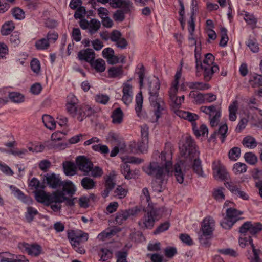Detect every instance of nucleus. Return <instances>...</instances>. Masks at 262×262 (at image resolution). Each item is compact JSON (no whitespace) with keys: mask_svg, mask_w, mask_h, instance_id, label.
Returning a JSON list of instances; mask_svg holds the SVG:
<instances>
[{"mask_svg":"<svg viewBox=\"0 0 262 262\" xmlns=\"http://www.w3.org/2000/svg\"><path fill=\"white\" fill-rule=\"evenodd\" d=\"M165 256L168 258H172L177 253V249L174 247L168 246L164 250Z\"/></svg>","mask_w":262,"mask_h":262,"instance_id":"680f3d73","label":"nucleus"},{"mask_svg":"<svg viewBox=\"0 0 262 262\" xmlns=\"http://www.w3.org/2000/svg\"><path fill=\"white\" fill-rule=\"evenodd\" d=\"M235 223L233 220L228 219L226 215L223 220L221 222L220 225L224 229L229 230L231 229Z\"/></svg>","mask_w":262,"mask_h":262,"instance_id":"3c124183","label":"nucleus"},{"mask_svg":"<svg viewBox=\"0 0 262 262\" xmlns=\"http://www.w3.org/2000/svg\"><path fill=\"white\" fill-rule=\"evenodd\" d=\"M51 162L47 159L42 160L40 161L38 163L39 168L44 172H47L48 171V169L51 167Z\"/></svg>","mask_w":262,"mask_h":262,"instance_id":"774afa93","label":"nucleus"},{"mask_svg":"<svg viewBox=\"0 0 262 262\" xmlns=\"http://www.w3.org/2000/svg\"><path fill=\"white\" fill-rule=\"evenodd\" d=\"M241 149L239 147H234L229 152V158L231 160L236 161L240 156Z\"/></svg>","mask_w":262,"mask_h":262,"instance_id":"864d4df0","label":"nucleus"},{"mask_svg":"<svg viewBox=\"0 0 262 262\" xmlns=\"http://www.w3.org/2000/svg\"><path fill=\"white\" fill-rule=\"evenodd\" d=\"M192 130L194 135L198 137L201 135L204 136L206 133L207 134L208 133V128L206 125L202 124L199 129L196 122L193 123Z\"/></svg>","mask_w":262,"mask_h":262,"instance_id":"72a5a7b5","label":"nucleus"},{"mask_svg":"<svg viewBox=\"0 0 262 262\" xmlns=\"http://www.w3.org/2000/svg\"><path fill=\"white\" fill-rule=\"evenodd\" d=\"M221 39L220 42V46L222 47H225L227 46V42L229 40L227 35V30L225 28H222L221 29Z\"/></svg>","mask_w":262,"mask_h":262,"instance_id":"5fc2aeb1","label":"nucleus"},{"mask_svg":"<svg viewBox=\"0 0 262 262\" xmlns=\"http://www.w3.org/2000/svg\"><path fill=\"white\" fill-rule=\"evenodd\" d=\"M249 82L253 88L262 86V75L256 73L251 75Z\"/></svg>","mask_w":262,"mask_h":262,"instance_id":"c756f323","label":"nucleus"},{"mask_svg":"<svg viewBox=\"0 0 262 262\" xmlns=\"http://www.w3.org/2000/svg\"><path fill=\"white\" fill-rule=\"evenodd\" d=\"M38 214V211L35 208L29 206L27 208V211L25 212V216L26 221L28 223L33 221L34 217Z\"/></svg>","mask_w":262,"mask_h":262,"instance_id":"f704fd0d","label":"nucleus"},{"mask_svg":"<svg viewBox=\"0 0 262 262\" xmlns=\"http://www.w3.org/2000/svg\"><path fill=\"white\" fill-rule=\"evenodd\" d=\"M228 126L226 124H224L220 126L219 129L216 130L217 135H220V139L222 143H224L227 137V133L228 132Z\"/></svg>","mask_w":262,"mask_h":262,"instance_id":"de8ad7c7","label":"nucleus"},{"mask_svg":"<svg viewBox=\"0 0 262 262\" xmlns=\"http://www.w3.org/2000/svg\"><path fill=\"white\" fill-rule=\"evenodd\" d=\"M188 31L189 33V40L191 42V45H196V40L193 37L194 32L195 30V18H190L188 22Z\"/></svg>","mask_w":262,"mask_h":262,"instance_id":"393cba45","label":"nucleus"},{"mask_svg":"<svg viewBox=\"0 0 262 262\" xmlns=\"http://www.w3.org/2000/svg\"><path fill=\"white\" fill-rule=\"evenodd\" d=\"M161 162H164V166L166 169V171L170 172V169L172 166V154L170 151H162L160 155L159 156Z\"/></svg>","mask_w":262,"mask_h":262,"instance_id":"f3484780","label":"nucleus"},{"mask_svg":"<svg viewBox=\"0 0 262 262\" xmlns=\"http://www.w3.org/2000/svg\"><path fill=\"white\" fill-rule=\"evenodd\" d=\"M95 99L97 102L105 105L107 103L110 97L105 94H98L96 95Z\"/></svg>","mask_w":262,"mask_h":262,"instance_id":"338daca9","label":"nucleus"},{"mask_svg":"<svg viewBox=\"0 0 262 262\" xmlns=\"http://www.w3.org/2000/svg\"><path fill=\"white\" fill-rule=\"evenodd\" d=\"M179 116L181 118H184L185 120H187L188 121L191 122L192 125L193 123L195 122V121L199 119V116L198 115L189 112L183 111H179Z\"/></svg>","mask_w":262,"mask_h":262,"instance_id":"cd10ccee","label":"nucleus"},{"mask_svg":"<svg viewBox=\"0 0 262 262\" xmlns=\"http://www.w3.org/2000/svg\"><path fill=\"white\" fill-rule=\"evenodd\" d=\"M242 143L244 146L250 148H254L257 146V142L255 138L251 136L245 137L243 140Z\"/></svg>","mask_w":262,"mask_h":262,"instance_id":"79ce46f5","label":"nucleus"},{"mask_svg":"<svg viewBox=\"0 0 262 262\" xmlns=\"http://www.w3.org/2000/svg\"><path fill=\"white\" fill-rule=\"evenodd\" d=\"M50 46V42L47 38H41L36 41L35 47L37 50H43L47 49Z\"/></svg>","mask_w":262,"mask_h":262,"instance_id":"a18cd8bd","label":"nucleus"},{"mask_svg":"<svg viewBox=\"0 0 262 262\" xmlns=\"http://www.w3.org/2000/svg\"><path fill=\"white\" fill-rule=\"evenodd\" d=\"M160 88L159 79L152 80L149 84V101L150 106L153 108L155 118L153 122L158 121L161 116L165 113L166 104L164 99L159 96V92Z\"/></svg>","mask_w":262,"mask_h":262,"instance_id":"f257e3e1","label":"nucleus"},{"mask_svg":"<svg viewBox=\"0 0 262 262\" xmlns=\"http://www.w3.org/2000/svg\"><path fill=\"white\" fill-rule=\"evenodd\" d=\"M122 67H112L108 70V75L111 78H116L122 74Z\"/></svg>","mask_w":262,"mask_h":262,"instance_id":"37998d69","label":"nucleus"},{"mask_svg":"<svg viewBox=\"0 0 262 262\" xmlns=\"http://www.w3.org/2000/svg\"><path fill=\"white\" fill-rule=\"evenodd\" d=\"M143 98L141 92L137 94L136 96L135 110L138 117L144 118V115L142 112L143 106Z\"/></svg>","mask_w":262,"mask_h":262,"instance_id":"4be33fe9","label":"nucleus"},{"mask_svg":"<svg viewBox=\"0 0 262 262\" xmlns=\"http://www.w3.org/2000/svg\"><path fill=\"white\" fill-rule=\"evenodd\" d=\"M190 159L191 160H193L192 168L194 172L199 177H205V174L202 169L201 161L199 159V156H197V157H191Z\"/></svg>","mask_w":262,"mask_h":262,"instance_id":"a211bd4d","label":"nucleus"},{"mask_svg":"<svg viewBox=\"0 0 262 262\" xmlns=\"http://www.w3.org/2000/svg\"><path fill=\"white\" fill-rule=\"evenodd\" d=\"M42 182L47 186L52 189H57L61 187L63 185L62 181L59 174L54 173H48L42 177Z\"/></svg>","mask_w":262,"mask_h":262,"instance_id":"6e6552de","label":"nucleus"},{"mask_svg":"<svg viewBox=\"0 0 262 262\" xmlns=\"http://www.w3.org/2000/svg\"><path fill=\"white\" fill-rule=\"evenodd\" d=\"M188 87L191 89L205 90L210 88L209 84L202 82H190L188 83Z\"/></svg>","mask_w":262,"mask_h":262,"instance_id":"e433bc0d","label":"nucleus"},{"mask_svg":"<svg viewBox=\"0 0 262 262\" xmlns=\"http://www.w3.org/2000/svg\"><path fill=\"white\" fill-rule=\"evenodd\" d=\"M115 185L114 176L111 174L108 176L105 179V187L107 189L112 190L115 187Z\"/></svg>","mask_w":262,"mask_h":262,"instance_id":"13d9d810","label":"nucleus"},{"mask_svg":"<svg viewBox=\"0 0 262 262\" xmlns=\"http://www.w3.org/2000/svg\"><path fill=\"white\" fill-rule=\"evenodd\" d=\"M243 212L236 208L230 207L226 210V215L228 219H231L235 221L236 223L242 219L240 216L242 215Z\"/></svg>","mask_w":262,"mask_h":262,"instance_id":"6ab92c4d","label":"nucleus"},{"mask_svg":"<svg viewBox=\"0 0 262 262\" xmlns=\"http://www.w3.org/2000/svg\"><path fill=\"white\" fill-rule=\"evenodd\" d=\"M19 35L20 34L17 31L13 32L11 34L10 38V41L13 46H17L20 43Z\"/></svg>","mask_w":262,"mask_h":262,"instance_id":"69168bd1","label":"nucleus"},{"mask_svg":"<svg viewBox=\"0 0 262 262\" xmlns=\"http://www.w3.org/2000/svg\"><path fill=\"white\" fill-rule=\"evenodd\" d=\"M64 172L67 176H74L76 174V167L72 162L66 161L63 163Z\"/></svg>","mask_w":262,"mask_h":262,"instance_id":"bb28decb","label":"nucleus"},{"mask_svg":"<svg viewBox=\"0 0 262 262\" xmlns=\"http://www.w3.org/2000/svg\"><path fill=\"white\" fill-rule=\"evenodd\" d=\"M121 171L122 174L124 176L126 179H131L134 178L133 174L132 173L129 164L125 163L121 167Z\"/></svg>","mask_w":262,"mask_h":262,"instance_id":"c03bdc74","label":"nucleus"},{"mask_svg":"<svg viewBox=\"0 0 262 262\" xmlns=\"http://www.w3.org/2000/svg\"><path fill=\"white\" fill-rule=\"evenodd\" d=\"M81 185L84 190H91L96 187V182L88 177H85L81 180Z\"/></svg>","mask_w":262,"mask_h":262,"instance_id":"b1692460","label":"nucleus"},{"mask_svg":"<svg viewBox=\"0 0 262 262\" xmlns=\"http://www.w3.org/2000/svg\"><path fill=\"white\" fill-rule=\"evenodd\" d=\"M10 189L15 197L23 202L24 203L30 205L32 203L33 200L28 195H26L19 189L14 186H10Z\"/></svg>","mask_w":262,"mask_h":262,"instance_id":"2eb2a0df","label":"nucleus"},{"mask_svg":"<svg viewBox=\"0 0 262 262\" xmlns=\"http://www.w3.org/2000/svg\"><path fill=\"white\" fill-rule=\"evenodd\" d=\"M66 199L65 193L57 190L50 194V204L53 203L60 204L64 202Z\"/></svg>","mask_w":262,"mask_h":262,"instance_id":"412c9836","label":"nucleus"},{"mask_svg":"<svg viewBox=\"0 0 262 262\" xmlns=\"http://www.w3.org/2000/svg\"><path fill=\"white\" fill-rule=\"evenodd\" d=\"M43 190H37L35 192V199L37 202L45 203L46 205L49 206L50 205V194L46 193Z\"/></svg>","mask_w":262,"mask_h":262,"instance_id":"aec40b11","label":"nucleus"},{"mask_svg":"<svg viewBox=\"0 0 262 262\" xmlns=\"http://www.w3.org/2000/svg\"><path fill=\"white\" fill-rule=\"evenodd\" d=\"M174 174L176 177V180L178 182L182 184L184 182V174L182 171L180 164L178 163L174 165Z\"/></svg>","mask_w":262,"mask_h":262,"instance_id":"c9c22d12","label":"nucleus"},{"mask_svg":"<svg viewBox=\"0 0 262 262\" xmlns=\"http://www.w3.org/2000/svg\"><path fill=\"white\" fill-rule=\"evenodd\" d=\"M181 155L185 157H197L199 156V151L196 149L194 140L191 136L186 138L185 143L180 147Z\"/></svg>","mask_w":262,"mask_h":262,"instance_id":"423d86ee","label":"nucleus"},{"mask_svg":"<svg viewBox=\"0 0 262 262\" xmlns=\"http://www.w3.org/2000/svg\"><path fill=\"white\" fill-rule=\"evenodd\" d=\"M90 65L98 72H102L105 70V62L102 59L99 58L96 60H93Z\"/></svg>","mask_w":262,"mask_h":262,"instance_id":"2f4dec72","label":"nucleus"},{"mask_svg":"<svg viewBox=\"0 0 262 262\" xmlns=\"http://www.w3.org/2000/svg\"><path fill=\"white\" fill-rule=\"evenodd\" d=\"M238 243L240 247L243 248L248 245H250L251 247H252L254 246L253 240L251 236L241 234L239 237Z\"/></svg>","mask_w":262,"mask_h":262,"instance_id":"473e14b6","label":"nucleus"},{"mask_svg":"<svg viewBox=\"0 0 262 262\" xmlns=\"http://www.w3.org/2000/svg\"><path fill=\"white\" fill-rule=\"evenodd\" d=\"M10 99L16 103H20L24 101V96L19 93L11 92L9 94Z\"/></svg>","mask_w":262,"mask_h":262,"instance_id":"4d7b16f0","label":"nucleus"},{"mask_svg":"<svg viewBox=\"0 0 262 262\" xmlns=\"http://www.w3.org/2000/svg\"><path fill=\"white\" fill-rule=\"evenodd\" d=\"M68 113L78 121L81 122L85 118L90 117L96 113L95 110L88 105H81L79 106L77 104L66 105Z\"/></svg>","mask_w":262,"mask_h":262,"instance_id":"7ed1b4c3","label":"nucleus"},{"mask_svg":"<svg viewBox=\"0 0 262 262\" xmlns=\"http://www.w3.org/2000/svg\"><path fill=\"white\" fill-rule=\"evenodd\" d=\"M101 27V24L99 21L96 19L91 20L89 26V32L93 35L98 31Z\"/></svg>","mask_w":262,"mask_h":262,"instance_id":"4c0bfd02","label":"nucleus"},{"mask_svg":"<svg viewBox=\"0 0 262 262\" xmlns=\"http://www.w3.org/2000/svg\"><path fill=\"white\" fill-rule=\"evenodd\" d=\"M123 114L120 107L114 110L111 115L112 122L114 124H120L122 122Z\"/></svg>","mask_w":262,"mask_h":262,"instance_id":"7c9ffc66","label":"nucleus"},{"mask_svg":"<svg viewBox=\"0 0 262 262\" xmlns=\"http://www.w3.org/2000/svg\"><path fill=\"white\" fill-rule=\"evenodd\" d=\"M144 171L149 176L154 177L156 179L163 180L164 176L166 173L169 172L166 171L165 167L160 166L157 162H151L147 166L144 167Z\"/></svg>","mask_w":262,"mask_h":262,"instance_id":"0eeeda50","label":"nucleus"},{"mask_svg":"<svg viewBox=\"0 0 262 262\" xmlns=\"http://www.w3.org/2000/svg\"><path fill=\"white\" fill-rule=\"evenodd\" d=\"M78 57L80 60L91 63L95 58V52L90 48L80 50L78 53Z\"/></svg>","mask_w":262,"mask_h":262,"instance_id":"4468645a","label":"nucleus"},{"mask_svg":"<svg viewBox=\"0 0 262 262\" xmlns=\"http://www.w3.org/2000/svg\"><path fill=\"white\" fill-rule=\"evenodd\" d=\"M77 239L75 240L76 242L73 243L72 246L77 252L82 254L85 253V250L84 248L83 244L88 241L89 235L87 233H83L77 235Z\"/></svg>","mask_w":262,"mask_h":262,"instance_id":"ddd939ff","label":"nucleus"},{"mask_svg":"<svg viewBox=\"0 0 262 262\" xmlns=\"http://www.w3.org/2000/svg\"><path fill=\"white\" fill-rule=\"evenodd\" d=\"M42 120L44 125L51 130L56 128V122L54 118L50 115L45 114L42 116Z\"/></svg>","mask_w":262,"mask_h":262,"instance_id":"a878e982","label":"nucleus"},{"mask_svg":"<svg viewBox=\"0 0 262 262\" xmlns=\"http://www.w3.org/2000/svg\"><path fill=\"white\" fill-rule=\"evenodd\" d=\"M63 136V134L61 132H55V133H53L51 136L52 141L50 144L51 146H52L53 147H55V146L57 147L61 146L62 145V144L56 145L55 143V142L56 141L61 140Z\"/></svg>","mask_w":262,"mask_h":262,"instance_id":"49530a36","label":"nucleus"},{"mask_svg":"<svg viewBox=\"0 0 262 262\" xmlns=\"http://www.w3.org/2000/svg\"><path fill=\"white\" fill-rule=\"evenodd\" d=\"M238 105L236 101H234L229 106V119L231 121H234L236 119V112L237 111Z\"/></svg>","mask_w":262,"mask_h":262,"instance_id":"ea45409f","label":"nucleus"},{"mask_svg":"<svg viewBox=\"0 0 262 262\" xmlns=\"http://www.w3.org/2000/svg\"><path fill=\"white\" fill-rule=\"evenodd\" d=\"M14 28V24L12 21L6 22L2 26L1 33L3 35H8L13 31Z\"/></svg>","mask_w":262,"mask_h":262,"instance_id":"58836bf2","label":"nucleus"},{"mask_svg":"<svg viewBox=\"0 0 262 262\" xmlns=\"http://www.w3.org/2000/svg\"><path fill=\"white\" fill-rule=\"evenodd\" d=\"M203 71V78L205 81H209L212 78L213 74L219 71V68L216 64H213V66L200 65L199 76L201 75L200 71Z\"/></svg>","mask_w":262,"mask_h":262,"instance_id":"f8f14e48","label":"nucleus"},{"mask_svg":"<svg viewBox=\"0 0 262 262\" xmlns=\"http://www.w3.org/2000/svg\"><path fill=\"white\" fill-rule=\"evenodd\" d=\"M159 208L149 206L147 213L145 214L143 221H139L138 224L141 228L151 229L153 228L155 223L161 217Z\"/></svg>","mask_w":262,"mask_h":262,"instance_id":"20e7f679","label":"nucleus"},{"mask_svg":"<svg viewBox=\"0 0 262 262\" xmlns=\"http://www.w3.org/2000/svg\"><path fill=\"white\" fill-rule=\"evenodd\" d=\"M18 247L23 252L32 256H38L42 251L41 247L38 244H29L26 243H20Z\"/></svg>","mask_w":262,"mask_h":262,"instance_id":"1a4fd4ad","label":"nucleus"},{"mask_svg":"<svg viewBox=\"0 0 262 262\" xmlns=\"http://www.w3.org/2000/svg\"><path fill=\"white\" fill-rule=\"evenodd\" d=\"M128 253L125 251L120 250L115 252V256L116 262H127V257Z\"/></svg>","mask_w":262,"mask_h":262,"instance_id":"8fccbe9b","label":"nucleus"},{"mask_svg":"<svg viewBox=\"0 0 262 262\" xmlns=\"http://www.w3.org/2000/svg\"><path fill=\"white\" fill-rule=\"evenodd\" d=\"M244 157L246 162L250 165H255L257 162V157L252 152L245 153Z\"/></svg>","mask_w":262,"mask_h":262,"instance_id":"09e8293b","label":"nucleus"},{"mask_svg":"<svg viewBox=\"0 0 262 262\" xmlns=\"http://www.w3.org/2000/svg\"><path fill=\"white\" fill-rule=\"evenodd\" d=\"M170 227V223L169 222H165L158 226L154 231V234H159L167 230Z\"/></svg>","mask_w":262,"mask_h":262,"instance_id":"bf43d9fd","label":"nucleus"},{"mask_svg":"<svg viewBox=\"0 0 262 262\" xmlns=\"http://www.w3.org/2000/svg\"><path fill=\"white\" fill-rule=\"evenodd\" d=\"M139 211L140 210L137 207L128 210L119 211L116 213L115 221L116 223L121 225L129 216L136 215Z\"/></svg>","mask_w":262,"mask_h":262,"instance_id":"9b49d317","label":"nucleus"},{"mask_svg":"<svg viewBox=\"0 0 262 262\" xmlns=\"http://www.w3.org/2000/svg\"><path fill=\"white\" fill-rule=\"evenodd\" d=\"M190 95L194 98L196 104H202L205 102V94L198 93L195 94L194 92H191Z\"/></svg>","mask_w":262,"mask_h":262,"instance_id":"e2e57ef3","label":"nucleus"},{"mask_svg":"<svg viewBox=\"0 0 262 262\" xmlns=\"http://www.w3.org/2000/svg\"><path fill=\"white\" fill-rule=\"evenodd\" d=\"M99 255L101 257V260L106 261L112 258L113 251L106 248H103L100 249Z\"/></svg>","mask_w":262,"mask_h":262,"instance_id":"a19ab883","label":"nucleus"},{"mask_svg":"<svg viewBox=\"0 0 262 262\" xmlns=\"http://www.w3.org/2000/svg\"><path fill=\"white\" fill-rule=\"evenodd\" d=\"M92 148L94 151L99 152L102 154H108L110 151L107 146L100 144L94 145Z\"/></svg>","mask_w":262,"mask_h":262,"instance_id":"052dcab7","label":"nucleus"},{"mask_svg":"<svg viewBox=\"0 0 262 262\" xmlns=\"http://www.w3.org/2000/svg\"><path fill=\"white\" fill-rule=\"evenodd\" d=\"M215 221L211 217H205L201 224V232L199 233V241L201 245L205 247L210 246V240L213 236Z\"/></svg>","mask_w":262,"mask_h":262,"instance_id":"f03ea898","label":"nucleus"},{"mask_svg":"<svg viewBox=\"0 0 262 262\" xmlns=\"http://www.w3.org/2000/svg\"><path fill=\"white\" fill-rule=\"evenodd\" d=\"M214 177L216 179L225 180L228 179L229 174L224 166L221 165H215L213 167Z\"/></svg>","mask_w":262,"mask_h":262,"instance_id":"dca6fc26","label":"nucleus"},{"mask_svg":"<svg viewBox=\"0 0 262 262\" xmlns=\"http://www.w3.org/2000/svg\"><path fill=\"white\" fill-rule=\"evenodd\" d=\"M76 164L79 170L84 172V175L86 176L92 170L93 166V163L84 156H79L76 158Z\"/></svg>","mask_w":262,"mask_h":262,"instance_id":"9d476101","label":"nucleus"},{"mask_svg":"<svg viewBox=\"0 0 262 262\" xmlns=\"http://www.w3.org/2000/svg\"><path fill=\"white\" fill-rule=\"evenodd\" d=\"M19 255H16L9 252L0 253V262H18Z\"/></svg>","mask_w":262,"mask_h":262,"instance_id":"5701e85b","label":"nucleus"},{"mask_svg":"<svg viewBox=\"0 0 262 262\" xmlns=\"http://www.w3.org/2000/svg\"><path fill=\"white\" fill-rule=\"evenodd\" d=\"M214 60V57L211 53H207L205 56L203 62L201 60V63H199L200 65H206L210 66H213V63Z\"/></svg>","mask_w":262,"mask_h":262,"instance_id":"6e6d98bb","label":"nucleus"},{"mask_svg":"<svg viewBox=\"0 0 262 262\" xmlns=\"http://www.w3.org/2000/svg\"><path fill=\"white\" fill-rule=\"evenodd\" d=\"M225 185L233 194L235 193L241 187L239 185H237L232 181L226 182L225 183Z\"/></svg>","mask_w":262,"mask_h":262,"instance_id":"0e129e2a","label":"nucleus"},{"mask_svg":"<svg viewBox=\"0 0 262 262\" xmlns=\"http://www.w3.org/2000/svg\"><path fill=\"white\" fill-rule=\"evenodd\" d=\"M262 231V224L260 222L246 221L239 228V233L241 235L256 237L257 234Z\"/></svg>","mask_w":262,"mask_h":262,"instance_id":"39448f33","label":"nucleus"},{"mask_svg":"<svg viewBox=\"0 0 262 262\" xmlns=\"http://www.w3.org/2000/svg\"><path fill=\"white\" fill-rule=\"evenodd\" d=\"M62 190L63 193L66 192L69 195L72 196L76 191V188L74 184L70 181H63L62 185Z\"/></svg>","mask_w":262,"mask_h":262,"instance_id":"c85d7f7f","label":"nucleus"},{"mask_svg":"<svg viewBox=\"0 0 262 262\" xmlns=\"http://www.w3.org/2000/svg\"><path fill=\"white\" fill-rule=\"evenodd\" d=\"M233 170L236 174L244 173L247 170V166L245 164L238 162L234 165Z\"/></svg>","mask_w":262,"mask_h":262,"instance_id":"603ef678","label":"nucleus"}]
</instances>
